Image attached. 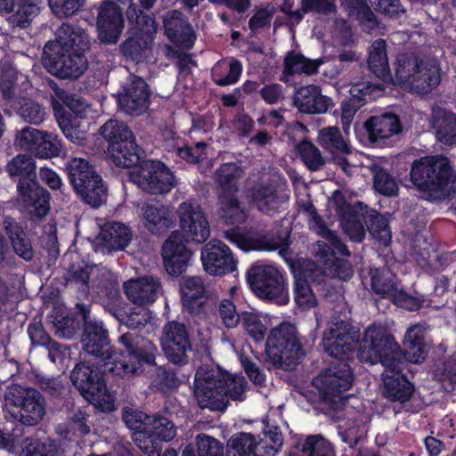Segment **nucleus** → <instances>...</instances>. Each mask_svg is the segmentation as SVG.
Returning a JSON list of instances; mask_svg holds the SVG:
<instances>
[{"label":"nucleus","mask_w":456,"mask_h":456,"mask_svg":"<svg viewBox=\"0 0 456 456\" xmlns=\"http://www.w3.org/2000/svg\"><path fill=\"white\" fill-rule=\"evenodd\" d=\"M180 289L183 306L191 313H198L206 302V290L201 278L183 277Z\"/></svg>","instance_id":"nucleus-32"},{"label":"nucleus","mask_w":456,"mask_h":456,"mask_svg":"<svg viewBox=\"0 0 456 456\" xmlns=\"http://www.w3.org/2000/svg\"><path fill=\"white\" fill-rule=\"evenodd\" d=\"M127 19L133 24L131 29L135 37L126 41L125 50L131 54L137 52V46L144 51L151 41V35L157 30L155 20L150 16L144 15L142 11H138L133 4H130L127 10Z\"/></svg>","instance_id":"nucleus-20"},{"label":"nucleus","mask_w":456,"mask_h":456,"mask_svg":"<svg viewBox=\"0 0 456 456\" xmlns=\"http://www.w3.org/2000/svg\"><path fill=\"white\" fill-rule=\"evenodd\" d=\"M199 456H223V448L219 442L207 435L197 436Z\"/></svg>","instance_id":"nucleus-61"},{"label":"nucleus","mask_w":456,"mask_h":456,"mask_svg":"<svg viewBox=\"0 0 456 456\" xmlns=\"http://www.w3.org/2000/svg\"><path fill=\"white\" fill-rule=\"evenodd\" d=\"M43 139V131L26 126L18 131L15 145L22 150L31 151L37 156L39 141Z\"/></svg>","instance_id":"nucleus-52"},{"label":"nucleus","mask_w":456,"mask_h":456,"mask_svg":"<svg viewBox=\"0 0 456 456\" xmlns=\"http://www.w3.org/2000/svg\"><path fill=\"white\" fill-rule=\"evenodd\" d=\"M365 127L370 139L380 145L386 144V140L401 131L398 118L392 114L372 117L365 122Z\"/></svg>","instance_id":"nucleus-31"},{"label":"nucleus","mask_w":456,"mask_h":456,"mask_svg":"<svg viewBox=\"0 0 456 456\" xmlns=\"http://www.w3.org/2000/svg\"><path fill=\"white\" fill-rule=\"evenodd\" d=\"M67 170L74 189L87 204L96 208L104 202L106 188L100 175L86 159H70Z\"/></svg>","instance_id":"nucleus-12"},{"label":"nucleus","mask_w":456,"mask_h":456,"mask_svg":"<svg viewBox=\"0 0 456 456\" xmlns=\"http://www.w3.org/2000/svg\"><path fill=\"white\" fill-rule=\"evenodd\" d=\"M241 71L242 66L238 61L218 62L213 69L215 83L221 86L235 84Z\"/></svg>","instance_id":"nucleus-43"},{"label":"nucleus","mask_w":456,"mask_h":456,"mask_svg":"<svg viewBox=\"0 0 456 456\" xmlns=\"http://www.w3.org/2000/svg\"><path fill=\"white\" fill-rule=\"evenodd\" d=\"M53 109L59 126L66 138L76 144H83L86 140V132L78 128L79 125L77 118H70L65 114L61 113L57 110L56 104L53 105Z\"/></svg>","instance_id":"nucleus-48"},{"label":"nucleus","mask_w":456,"mask_h":456,"mask_svg":"<svg viewBox=\"0 0 456 456\" xmlns=\"http://www.w3.org/2000/svg\"><path fill=\"white\" fill-rule=\"evenodd\" d=\"M161 345L167 358L174 363H183L191 344L183 324L171 322L163 329Z\"/></svg>","instance_id":"nucleus-19"},{"label":"nucleus","mask_w":456,"mask_h":456,"mask_svg":"<svg viewBox=\"0 0 456 456\" xmlns=\"http://www.w3.org/2000/svg\"><path fill=\"white\" fill-rule=\"evenodd\" d=\"M130 173L131 181L142 191L151 194H165L175 186L170 169L159 161H139Z\"/></svg>","instance_id":"nucleus-15"},{"label":"nucleus","mask_w":456,"mask_h":456,"mask_svg":"<svg viewBox=\"0 0 456 456\" xmlns=\"http://www.w3.org/2000/svg\"><path fill=\"white\" fill-rule=\"evenodd\" d=\"M84 0H49V6L54 15L63 18L77 12Z\"/></svg>","instance_id":"nucleus-59"},{"label":"nucleus","mask_w":456,"mask_h":456,"mask_svg":"<svg viewBox=\"0 0 456 456\" xmlns=\"http://www.w3.org/2000/svg\"><path fill=\"white\" fill-rule=\"evenodd\" d=\"M265 354L273 366L293 368L303 355L296 327L284 322L273 328L266 338Z\"/></svg>","instance_id":"nucleus-9"},{"label":"nucleus","mask_w":456,"mask_h":456,"mask_svg":"<svg viewBox=\"0 0 456 456\" xmlns=\"http://www.w3.org/2000/svg\"><path fill=\"white\" fill-rule=\"evenodd\" d=\"M34 159L20 154L11 159L6 170L11 176H20L18 184L20 200L27 211L36 217L45 216L49 210V195L35 180Z\"/></svg>","instance_id":"nucleus-6"},{"label":"nucleus","mask_w":456,"mask_h":456,"mask_svg":"<svg viewBox=\"0 0 456 456\" xmlns=\"http://www.w3.org/2000/svg\"><path fill=\"white\" fill-rule=\"evenodd\" d=\"M241 175L242 170L237 164L226 163L216 171V181L222 187V191H236V183Z\"/></svg>","instance_id":"nucleus-49"},{"label":"nucleus","mask_w":456,"mask_h":456,"mask_svg":"<svg viewBox=\"0 0 456 456\" xmlns=\"http://www.w3.org/2000/svg\"><path fill=\"white\" fill-rule=\"evenodd\" d=\"M89 48L87 34L80 27L64 23L56 32V42L52 51L86 52Z\"/></svg>","instance_id":"nucleus-28"},{"label":"nucleus","mask_w":456,"mask_h":456,"mask_svg":"<svg viewBox=\"0 0 456 456\" xmlns=\"http://www.w3.org/2000/svg\"><path fill=\"white\" fill-rule=\"evenodd\" d=\"M225 372L219 368L208 365L200 366L195 374L193 383L194 395L201 408L224 410V391Z\"/></svg>","instance_id":"nucleus-14"},{"label":"nucleus","mask_w":456,"mask_h":456,"mask_svg":"<svg viewBox=\"0 0 456 456\" xmlns=\"http://www.w3.org/2000/svg\"><path fill=\"white\" fill-rule=\"evenodd\" d=\"M269 319L255 312H244L241 314V326L245 332L256 342H261L265 338Z\"/></svg>","instance_id":"nucleus-40"},{"label":"nucleus","mask_w":456,"mask_h":456,"mask_svg":"<svg viewBox=\"0 0 456 456\" xmlns=\"http://www.w3.org/2000/svg\"><path fill=\"white\" fill-rule=\"evenodd\" d=\"M294 103L299 111L310 114L325 113L332 105L331 100L314 85L300 87L295 94Z\"/></svg>","instance_id":"nucleus-29"},{"label":"nucleus","mask_w":456,"mask_h":456,"mask_svg":"<svg viewBox=\"0 0 456 456\" xmlns=\"http://www.w3.org/2000/svg\"><path fill=\"white\" fill-rule=\"evenodd\" d=\"M356 207L362 213L363 222L368 225L370 234L380 244L387 246L391 240L387 220L362 202H357Z\"/></svg>","instance_id":"nucleus-35"},{"label":"nucleus","mask_w":456,"mask_h":456,"mask_svg":"<svg viewBox=\"0 0 456 456\" xmlns=\"http://www.w3.org/2000/svg\"><path fill=\"white\" fill-rule=\"evenodd\" d=\"M297 151L303 162L311 170H317L324 164L319 149L310 142L305 141L299 143Z\"/></svg>","instance_id":"nucleus-55"},{"label":"nucleus","mask_w":456,"mask_h":456,"mask_svg":"<svg viewBox=\"0 0 456 456\" xmlns=\"http://www.w3.org/2000/svg\"><path fill=\"white\" fill-rule=\"evenodd\" d=\"M147 427L145 437L151 439L159 450V444L152 439L153 436L162 441H169L175 436L174 424L166 418L151 416V419H148Z\"/></svg>","instance_id":"nucleus-46"},{"label":"nucleus","mask_w":456,"mask_h":456,"mask_svg":"<svg viewBox=\"0 0 456 456\" xmlns=\"http://www.w3.org/2000/svg\"><path fill=\"white\" fill-rule=\"evenodd\" d=\"M149 97L150 93L145 81L138 77H132L123 92L118 94V102L124 112L138 116L147 110Z\"/></svg>","instance_id":"nucleus-21"},{"label":"nucleus","mask_w":456,"mask_h":456,"mask_svg":"<svg viewBox=\"0 0 456 456\" xmlns=\"http://www.w3.org/2000/svg\"><path fill=\"white\" fill-rule=\"evenodd\" d=\"M151 418V416H148L140 411L131 408H126L123 411L124 422L127 428L135 431L134 440L138 447L148 456H159V449L157 444L149 437H145V432L148 428V419Z\"/></svg>","instance_id":"nucleus-26"},{"label":"nucleus","mask_w":456,"mask_h":456,"mask_svg":"<svg viewBox=\"0 0 456 456\" xmlns=\"http://www.w3.org/2000/svg\"><path fill=\"white\" fill-rule=\"evenodd\" d=\"M318 142L323 148L337 151L343 154L351 153L350 146L342 137L338 127L328 126L321 129L318 134Z\"/></svg>","instance_id":"nucleus-44"},{"label":"nucleus","mask_w":456,"mask_h":456,"mask_svg":"<svg viewBox=\"0 0 456 456\" xmlns=\"http://www.w3.org/2000/svg\"><path fill=\"white\" fill-rule=\"evenodd\" d=\"M440 68L434 60H421L415 55L401 54L395 68L394 83L418 94H427L440 83Z\"/></svg>","instance_id":"nucleus-7"},{"label":"nucleus","mask_w":456,"mask_h":456,"mask_svg":"<svg viewBox=\"0 0 456 456\" xmlns=\"http://www.w3.org/2000/svg\"><path fill=\"white\" fill-rule=\"evenodd\" d=\"M375 190L385 196H392L397 191V184L386 171L379 169L374 176Z\"/></svg>","instance_id":"nucleus-60"},{"label":"nucleus","mask_w":456,"mask_h":456,"mask_svg":"<svg viewBox=\"0 0 456 456\" xmlns=\"http://www.w3.org/2000/svg\"><path fill=\"white\" fill-rule=\"evenodd\" d=\"M432 116L437 140L445 145H456V115L436 107Z\"/></svg>","instance_id":"nucleus-34"},{"label":"nucleus","mask_w":456,"mask_h":456,"mask_svg":"<svg viewBox=\"0 0 456 456\" xmlns=\"http://www.w3.org/2000/svg\"><path fill=\"white\" fill-rule=\"evenodd\" d=\"M370 287L372 290L384 297H389L396 305L414 311L420 307L421 302L398 289L393 273L386 268L370 269Z\"/></svg>","instance_id":"nucleus-17"},{"label":"nucleus","mask_w":456,"mask_h":456,"mask_svg":"<svg viewBox=\"0 0 456 456\" xmlns=\"http://www.w3.org/2000/svg\"><path fill=\"white\" fill-rule=\"evenodd\" d=\"M203 268L210 275H224L236 270L237 261L230 248L217 240L207 243L201 250Z\"/></svg>","instance_id":"nucleus-18"},{"label":"nucleus","mask_w":456,"mask_h":456,"mask_svg":"<svg viewBox=\"0 0 456 456\" xmlns=\"http://www.w3.org/2000/svg\"><path fill=\"white\" fill-rule=\"evenodd\" d=\"M180 232H173L162 246V257L167 272L180 275L189 265L191 252L186 242L202 243L210 235L208 220L200 205L193 201L182 202L177 208Z\"/></svg>","instance_id":"nucleus-4"},{"label":"nucleus","mask_w":456,"mask_h":456,"mask_svg":"<svg viewBox=\"0 0 456 456\" xmlns=\"http://www.w3.org/2000/svg\"><path fill=\"white\" fill-rule=\"evenodd\" d=\"M41 0H21L16 4L18 9L9 17L12 26L26 28L38 13Z\"/></svg>","instance_id":"nucleus-45"},{"label":"nucleus","mask_w":456,"mask_h":456,"mask_svg":"<svg viewBox=\"0 0 456 456\" xmlns=\"http://www.w3.org/2000/svg\"><path fill=\"white\" fill-rule=\"evenodd\" d=\"M85 52L52 51V46L45 45L43 63L47 70L61 78L81 76L87 68V61L83 55Z\"/></svg>","instance_id":"nucleus-16"},{"label":"nucleus","mask_w":456,"mask_h":456,"mask_svg":"<svg viewBox=\"0 0 456 456\" xmlns=\"http://www.w3.org/2000/svg\"><path fill=\"white\" fill-rule=\"evenodd\" d=\"M248 282L259 297L283 305L289 300V292L279 270L268 265L256 263L248 271Z\"/></svg>","instance_id":"nucleus-13"},{"label":"nucleus","mask_w":456,"mask_h":456,"mask_svg":"<svg viewBox=\"0 0 456 456\" xmlns=\"http://www.w3.org/2000/svg\"><path fill=\"white\" fill-rule=\"evenodd\" d=\"M4 410L13 420L33 426L45 416V401L38 391L13 385L4 393Z\"/></svg>","instance_id":"nucleus-10"},{"label":"nucleus","mask_w":456,"mask_h":456,"mask_svg":"<svg viewBox=\"0 0 456 456\" xmlns=\"http://www.w3.org/2000/svg\"><path fill=\"white\" fill-rule=\"evenodd\" d=\"M411 180L431 197L445 194L456 187V173L450 160L441 155L426 156L413 161Z\"/></svg>","instance_id":"nucleus-5"},{"label":"nucleus","mask_w":456,"mask_h":456,"mask_svg":"<svg viewBox=\"0 0 456 456\" xmlns=\"http://www.w3.org/2000/svg\"><path fill=\"white\" fill-rule=\"evenodd\" d=\"M99 239L108 249H123L131 240V232L123 224L108 223L102 228Z\"/></svg>","instance_id":"nucleus-38"},{"label":"nucleus","mask_w":456,"mask_h":456,"mask_svg":"<svg viewBox=\"0 0 456 456\" xmlns=\"http://www.w3.org/2000/svg\"><path fill=\"white\" fill-rule=\"evenodd\" d=\"M224 384L222 385L224 391V410L226 408L228 399L232 400H244V394L247 386V381L243 377L232 375L225 372Z\"/></svg>","instance_id":"nucleus-50"},{"label":"nucleus","mask_w":456,"mask_h":456,"mask_svg":"<svg viewBox=\"0 0 456 456\" xmlns=\"http://www.w3.org/2000/svg\"><path fill=\"white\" fill-rule=\"evenodd\" d=\"M294 296L297 305L305 309H311L317 304L316 297L308 282L300 274L295 276Z\"/></svg>","instance_id":"nucleus-51"},{"label":"nucleus","mask_w":456,"mask_h":456,"mask_svg":"<svg viewBox=\"0 0 456 456\" xmlns=\"http://www.w3.org/2000/svg\"><path fill=\"white\" fill-rule=\"evenodd\" d=\"M100 133L109 142L108 157L118 167L130 168L141 160V150L126 124L116 119L104 123Z\"/></svg>","instance_id":"nucleus-8"},{"label":"nucleus","mask_w":456,"mask_h":456,"mask_svg":"<svg viewBox=\"0 0 456 456\" xmlns=\"http://www.w3.org/2000/svg\"><path fill=\"white\" fill-rule=\"evenodd\" d=\"M301 211L307 216L310 228L330 243L329 246L325 242L317 241L313 247L314 261L317 265V270L321 273H335L333 267L337 265V258L334 250L336 249L341 255L348 256L347 248L337 238L333 232L326 227L311 202L303 204Z\"/></svg>","instance_id":"nucleus-11"},{"label":"nucleus","mask_w":456,"mask_h":456,"mask_svg":"<svg viewBox=\"0 0 456 456\" xmlns=\"http://www.w3.org/2000/svg\"><path fill=\"white\" fill-rule=\"evenodd\" d=\"M382 88L379 84H370V82H360L353 85L349 90L353 98L360 101L374 99L381 94Z\"/></svg>","instance_id":"nucleus-58"},{"label":"nucleus","mask_w":456,"mask_h":456,"mask_svg":"<svg viewBox=\"0 0 456 456\" xmlns=\"http://www.w3.org/2000/svg\"><path fill=\"white\" fill-rule=\"evenodd\" d=\"M218 316L222 323L228 329H234L241 322V314L237 312L236 306L229 299H224L218 306Z\"/></svg>","instance_id":"nucleus-57"},{"label":"nucleus","mask_w":456,"mask_h":456,"mask_svg":"<svg viewBox=\"0 0 456 456\" xmlns=\"http://www.w3.org/2000/svg\"><path fill=\"white\" fill-rule=\"evenodd\" d=\"M235 191H222L219 199L220 216L227 223H240L245 219L246 214L234 195Z\"/></svg>","instance_id":"nucleus-41"},{"label":"nucleus","mask_w":456,"mask_h":456,"mask_svg":"<svg viewBox=\"0 0 456 456\" xmlns=\"http://www.w3.org/2000/svg\"><path fill=\"white\" fill-rule=\"evenodd\" d=\"M398 345L383 325L373 324L365 330L358 350L361 362H381L383 394L393 402L403 403L411 396L413 387L401 374L400 362L395 359Z\"/></svg>","instance_id":"nucleus-2"},{"label":"nucleus","mask_w":456,"mask_h":456,"mask_svg":"<svg viewBox=\"0 0 456 456\" xmlns=\"http://www.w3.org/2000/svg\"><path fill=\"white\" fill-rule=\"evenodd\" d=\"M96 267L93 266H78L77 268L72 267L69 272L67 281L69 284H74L78 289L86 290L87 288V281L90 274L94 273Z\"/></svg>","instance_id":"nucleus-64"},{"label":"nucleus","mask_w":456,"mask_h":456,"mask_svg":"<svg viewBox=\"0 0 456 456\" xmlns=\"http://www.w3.org/2000/svg\"><path fill=\"white\" fill-rule=\"evenodd\" d=\"M70 379L83 397L88 393L93 395L94 391H97L100 383L104 382L101 370L94 366V363L87 362L76 365Z\"/></svg>","instance_id":"nucleus-30"},{"label":"nucleus","mask_w":456,"mask_h":456,"mask_svg":"<svg viewBox=\"0 0 456 456\" xmlns=\"http://www.w3.org/2000/svg\"><path fill=\"white\" fill-rule=\"evenodd\" d=\"M139 216L143 226L153 234L165 232L175 222L172 207L159 202L143 204Z\"/></svg>","instance_id":"nucleus-23"},{"label":"nucleus","mask_w":456,"mask_h":456,"mask_svg":"<svg viewBox=\"0 0 456 456\" xmlns=\"http://www.w3.org/2000/svg\"><path fill=\"white\" fill-rule=\"evenodd\" d=\"M20 456H59L53 444L27 442Z\"/></svg>","instance_id":"nucleus-62"},{"label":"nucleus","mask_w":456,"mask_h":456,"mask_svg":"<svg viewBox=\"0 0 456 456\" xmlns=\"http://www.w3.org/2000/svg\"><path fill=\"white\" fill-rule=\"evenodd\" d=\"M93 395L86 394L84 398L100 409L102 411H111L115 410L114 395L106 388L105 383H100L97 391Z\"/></svg>","instance_id":"nucleus-54"},{"label":"nucleus","mask_w":456,"mask_h":456,"mask_svg":"<svg viewBox=\"0 0 456 456\" xmlns=\"http://www.w3.org/2000/svg\"><path fill=\"white\" fill-rule=\"evenodd\" d=\"M123 289L133 304L146 307L156 300L161 291V284L158 278L144 276L124 282Z\"/></svg>","instance_id":"nucleus-24"},{"label":"nucleus","mask_w":456,"mask_h":456,"mask_svg":"<svg viewBox=\"0 0 456 456\" xmlns=\"http://www.w3.org/2000/svg\"><path fill=\"white\" fill-rule=\"evenodd\" d=\"M301 456H333V450L323 437L310 436L302 444Z\"/></svg>","instance_id":"nucleus-53"},{"label":"nucleus","mask_w":456,"mask_h":456,"mask_svg":"<svg viewBox=\"0 0 456 456\" xmlns=\"http://www.w3.org/2000/svg\"><path fill=\"white\" fill-rule=\"evenodd\" d=\"M164 28L167 37L175 44L191 46L194 40L191 27L183 19L180 12L173 11L164 18Z\"/></svg>","instance_id":"nucleus-33"},{"label":"nucleus","mask_w":456,"mask_h":456,"mask_svg":"<svg viewBox=\"0 0 456 456\" xmlns=\"http://www.w3.org/2000/svg\"><path fill=\"white\" fill-rule=\"evenodd\" d=\"M229 456H264L261 453V442L249 433H240L230 439Z\"/></svg>","instance_id":"nucleus-39"},{"label":"nucleus","mask_w":456,"mask_h":456,"mask_svg":"<svg viewBox=\"0 0 456 456\" xmlns=\"http://www.w3.org/2000/svg\"><path fill=\"white\" fill-rule=\"evenodd\" d=\"M251 197L257 209L267 215L279 211L289 199L284 186L274 183L256 185Z\"/></svg>","instance_id":"nucleus-22"},{"label":"nucleus","mask_w":456,"mask_h":456,"mask_svg":"<svg viewBox=\"0 0 456 456\" xmlns=\"http://www.w3.org/2000/svg\"><path fill=\"white\" fill-rule=\"evenodd\" d=\"M119 342L126 347V356L112 350L109 346L107 331L102 322H90L86 324L83 339L85 350L105 362L106 370L115 376L132 375L138 371L141 362L153 363L156 347L151 342L139 346V339L131 333L119 338Z\"/></svg>","instance_id":"nucleus-3"},{"label":"nucleus","mask_w":456,"mask_h":456,"mask_svg":"<svg viewBox=\"0 0 456 456\" xmlns=\"http://www.w3.org/2000/svg\"><path fill=\"white\" fill-rule=\"evenodd\" d=\"M358 330L338 318H333L323 333L322 346L327 354L341 361L349 359V353L358 339ZM325 403L333 408L342 404L344 393L352 385L350 366L344 362L333 364L314 379Z\"/></svg>","instance_id":"nucleus-1"},{"label":"nucleus","mask_w":456,"mask_h":456,"mask_svg":"<svg viewBox=\"0 0 456 456\" xmlns=\"http://www.w3.org/2000/svg\"><path fill=\"white\" fill-rule=\"evenodd\" d=\"M331 202L337 207L338 211L343 216V229L349 238L360 242L365 236V228L362 224L363 216L356 207L357 202L354 206L346 203L339 192H335Z\"/></svg>","instance_id":"nucleus-27"},{"label":"nucleus","mask_w":456,"mask_h":456,"mask_svg":"<svg viewBox=\"0 0 456 456\" xmlns=\"http://www.w3.org/2000/svg\"><path fill=\"white\" fill-rule=\"evenodd\" d=\"M368 65L379 78L383 81H394L390 75L386 42L383 39H378L371 44L369 51Z\"/></svg>","instance_id":"nucleus-37"},{"label":"nucleus","mask_w":456,"mask_h":456,"mask_svg":"<svg viewBox=\"0 0 456 456\" xmlns=\"http://www.w3.org/2000/svg\"><path fill=\"white\" fill-rule=\"evenodd\" d=\"M20 115L25 121L38 125L45 119V112L39 104L29 101L21 105Z\"/></svg>","instance_id":"nucleus-63"},{"label":"nucleus","mask_w":456,"mask_h":456,"mask_svg":"<svg viewBox=\"0 0 456 456\" xmlns=\"http://www.w3.org/2000/svg\"><path fill=\"white\" fill-rule=\"evenodd\" d=\"M62 149L58 136L53 133L43 131V139L39 141L37 157L51 159L60 155Z\"/></svg>","instance_id":"nucleus-56"},{"label":"nucleus","mask_w":456,"mask_h":456,"mask_svg":"<svg viewBox=\"0 0 456 456\" xmlns=\"http://www.w3.org/2000/svg\"><path fill=\"white\" fill-rule=\"evenodd\" d=\"M4 227L15 253L25 260H30L34 252L30 241L26 238L21 227L12 221H5Z\"/></svg>","instance_id":"nucleus-42"},{"label":"nucleus","mask_w":456,"mask_h":456,"mask_svg":"<svg viewBox=\"0 0 456 456\" xmlns=\"http://www.w3.org/2000/svg\"><path fill=\"white\" fill-rule=\"evenodd\" d=\"M123 17L118 6L111 2L101 5L97 19L99 38L105 43H116L123 29Z\"/></svg>","instance_id":"nucleus-25"},{"label":"nucleus","mask_w":456,"mask_h":456,"mask_svg":"<svg viewBox=\"0 0 456 456\" xmlns=\"http://www.w3.org/2000/svg\"><path fill=\"white\" fill-rule=\"evenodd\" d=\"M424 328L416 324L410 327L404 337V357L408 362L420 363L426 358V350L423 343Z\"/></svg>","instance_id":"nucleus-36"},{"label":"nucleus","mask_w":456,"mask_h":456,"mask_svg":"<svg viewBox=\"0 0 456 456\" xmlns=\"http://www.w3.org/2000/svg\"><path fill=\"white\" fill-rule=\"evenodd\" d=\"M321 61L318 60H308L301 54L289 53L285 59L284 72L286 75L314 73Z\"/></svg>","instance_id":"nucleus-47"}]
</instances>
